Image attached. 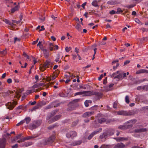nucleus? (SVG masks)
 Wrapping results in <instances>:
<instances>
[{"instance_id": "1", "label": "nucleus", "mask_w": 148, "mask_h": 148, "mask_svg": "<svg viewBox=\"0 0 148 148\" xmlns=\"http://www.w3.org/2000/svg\"><path fill=\"white\" fill-rule=\"evenodd\" d=\"M136 113V111L134 110L129 111L121 110L117 112V114L118 115H122L126 116H133Z\"/></svg>"}, {"instance_id": "2", "label": "nucleus", "mask_w": 148, "mask_h": 148, "mask_svg": "<svg viewBox=\"0 0 148 148\" xmlns=\"http://www.w3.org/2000/svg\"><path fill=\"white\" fill-rule=\"evenodd\" d=\"M80 100V99H76L70 102L68 105L69 107L67 108V111H70L74 110L77 106V103Z\"/></svg>"}, {"instance_id": "3", "label": "nucleus", "mask_w": 148, "mask_h": 148, "mask_svg": "<svg viewBox=\"0 0 148 148\" xmlns=\"http://www.w3.org/2000/svg\"><path fill=\"white\" fill-rule=\"evenodd\" d=\"M41 123V122L39 121H34L33 123H31L29 126V129L30 130H33L39 126Z\"/></svg>"}, {"instance_id": "4", "label": "nucleus", "mask_w": 148, "mask_h": 148, "mask_svg": "<svg viewBox=\"0 0 148 148\" xmlns=\"http://www.w3.org/2000/svg\"><path fill=\"white\" fill-rule=\"evenodd\" d=\"M56 138L55 135L53 134L49 138L45 140V142L46 145L50 144L53 143Z\"/></svg>"}, {"instance_id": "5", "label": "nucleus", "mask_w": 148, "mask_h": 148, "mask_svg": "<svg viewBox=\"0 0 148 148\" xmlns=\"http://www.w3.org/2000/svg\"><path fill=\"white\" fill-rule=\"evenodd\" d=\"M17 102L16 101H14L12 103L11 102L8 103L7 106L8 108L10 110H12L15 106L17 104Z\"/></svg>"}, {"instance_id": "6", "label": "nucleus", "mask_w": 148, "mask_h": 148, "mask_svg": "<svg viewBox=\"0 0 148 148\" xmlns=\"http://www.w3.org/2000/svg\"><path fill=\"white\" fill-rule=\"evenodd\" d=\"M6 139L3 137L0 138V148H5V146Z\"/></svg>"}, {"instance_id": "7", "label": "nucleus", "mask_w": 148, "mask_h": 148, "mask_svg": "<svg viewBox=\"0 0 148 148\" xmlns=\"http://www.w3.org/2000/svg\"><path fill=\"white\" fill-rule=\"evenodd\" d=\"M93 95H95L96 100L99 99L101 98L103 96V94L101 92H98L93 91Z\"/></svg>"}, {"instance_id": "8", "label": "nucleus", "mask_w": 148, "mask_h": 148, "mask_svg": "<svg viewBox=\"0 0 148 148\" xmlns=\"http://www.w3.org/2000/svg\"><path fill=\"white\" fill-rule=\"evenodd\" d=\"M101 115L100 114H99L97 116V117H98V121L100 123H102L105 122L106 121V119L103 118L101 116Z\"/></svg>"}, {"instance_id": "9", "label": "nucleus", "mask_w": 148, "mask_h": 148, "mask_svg": "<svg viewBox=\"0 0 148 148\" xmlns=\"http://www.w3.org/2000/svg\"><path fill=\"white\" fill-rule=\"evenodd\" d=\"M102 129L101 128H100L99 130H96L93 132H92L91 134L88 137V140H90L91 138L93 137V136L95 134H97V133H99L100 132H101Z\"/></svg>"}, {"instance_id": "10", "label": "nucleus", "mask_w": 148, "mask_h": 148, "mask_svg": "<svg viewBox=\"0 0 148 148\" xmlns=\"http://www.w3.org/2000/svg\"><path fill=\"white\" fill-rule=\"evenodd\" d=\"M77 135V133L75 131H73L67 133L66 134V136L67 138H69L72 137L76 136Z\"/></svg>"}, {"instance_id": "11", "label": "nucleus", "mask_w": 148, "mask_h": 148, "mask_svg": "<svg viewBox=\"0 0 148 148\" xmlns=\"http://www.w3.org/2000/svg\"><path fill=\"white\" fill-rule=\"evenodd\" d=\"M133 127L132 124L127 125H120L119 126L118 128L121 130H125L129 128Z\"/></svg>"}, {"instance_id": "12", "label": "nucleus", "mask_w": 148, "mask_h": 148, "mask_svg": "<svg viewBox=\"0 0 148 148\" xmlns=\"http://www.w3.org/2000/svg\"><path fill=\"white\" fill-rule=\"evenodd\" d=\"M125 145L122 143H120L117 144L113 148H124Z\"/></svg>"}, {"instance_id": "13", "label": "nucleus", "mask_w": 148, "mask_h": 148, "mask_svg": "<svg viewBox=\"0 0 148 148\" xmlns=\"http://www.w3.org/2000/svg\"><path fill=\"white\" fill-rule=\"evenodd\" d=\"M114 139L116 141L121 142L123 140H128L127 138H124L121 137H118L116 138H114Z\"/></svg>"}, {"instance_id": "14", "label": "nucleus", "mask_w": 148, "mask_h": 148, "mask_svg": "<svg viewBox=\"0 0 148 148\" xmlns=\"http://www.w3.org/2000/svg\"><path fill=\"white\" fill-rule=\"evenodd\" d=\"M94 113L93 111L87 112L84 113L82 115L84 118H86L90 116Z\"/></svg>"}, {"instance_id": "15", "label": "nucleus", "mask_w": 148, "mask_h": 148, "mask_svg": "<svg viewBox=\"0 0 148 148\" xmlns=\"http://www.w3.org/2000/svg\"><path fill=\"white\" fill-rule=\"evenodd\" d=\"M23 91V89H19L18 92H16L15 93L16 95L14 96V97L19 99L21 96V95H19V94L21 93Z\"/></svg>"}, {"instance_id": "16", "label": "nucleus", "mask_w": 148, "mask_h": 148, "mask_svg": "<svg viewBox=\"0 0 148 148\" xmlns=\"http://www.w3.org/2000/svg\"><path fill=\"white\" fill-rule=\"evenodd\" d=\"M51 64V62L50 60H47L45 61L43 65L44 67L47 68L49 67Z\"/></svg>"}, {"instance_id": "17", "label": "nucleus", "mask_w": 148, "mask_h": 148, "mask_svg": "<svg viewBox=\"0 0 148 148\" xmlns=\"http://www.w3.org/2000/svg\"><path fill=\"white\" fill-rule=\"evenodd\" d=\"M107 3L108 4L110 5H115L119 4L120 3V2L116 0H111L108 1Z\"/></svg>"}, {"instance_id": "18", "label": "nucleus", "mask_w": 148, "mask_h": 148, "mask_svg": "<svg viewBox=\"0 0 148 148\" xmlns=\"http://www.w3.org/2000/svg\"><path fill=\"white\" fill-rule=\"evenodd\" d=\"M141 73H148V70L145 69H140L138 70L136 72L137 74H138Z\"/></svg>"}, {"instance_id": "19", "label": "nucleus", "mask_w": 148, "mask_h": 148, "mask_svg": "<svg viewBox=\"0 0 148 148\" xmlns=\"http://www.w3.org/2000/svg\"><path fill=\"white\" fill-rule=\"evenodd\" d=\"M114 79L117 78L119 79H123V72L120 71V72L118 75H116L114 78Z\"/></svg>"}, {"instance_id": "20", "label": "nucleus", "mask_w": 148, "mask_h": 148, "mask_svg": "<svg viewBox=\"0 0 148 148\" xmlns=\"http://www.w3.org/2000/svg\"><path fill=\"white\" fill-rule=\"evenodd\" d=\"M93 91H84V96H88L91 95H93Z\"/></svg>"}, {"instance_id": "21", "label": "nucleus", "mask_w": 148, "mask_h": 148, "mask_svg": "<svg viewBox=\"0 0 148 148\" xmlns=\"http://www.w3.org/2000/svg\"><path fill=\"white\" fill-rule=\"evenodd\" d=\"M13 93L12 91H10L8 90L7 92H4L2 93V96L4 97L8 96L10 94H11Z\"/></svg>"}, {"instance_id": "22", "label": "nucleus", "mask_w": 148, "mask_h": 148, "mask_svg": "<svg viewBox=\"0 0 148 148\" xmlns=\"http://www.w3.org/2000/svg\"><path fill=\"white\" fill-rule=\"evenodd\" d=\"M147 131L146 128H141L140 129H135L134 132L135 133H140L146 132Z\"/></svg>"}, {"instance_id": "23", "label": "nucleus", "mask_w": 148, "mask_h": 148, "mask_svg": "<svg viewBox=\"0 0 148 148\" xmlns=\"http://www.w3.org/2000/svg\"><path fill=\"white\" fill-rule=\"evenodd\" d=\"M44 84L43 83H39L35 84L32 87L33 88H37L38 87L42 86H43Z\"/></svg>"}, {"instance_id": "24", "label": "nucleus", "mask_w": 148, "mask_h": 148, "mask_svg": "<svg viewBox=\"0 0 148 148\" xmlns=\"http://www.w3.org/2000/svg\"><path fill=\"white\" fill-rule=\"evenodd\" d=\"M137 122V120L136 119H134L132 120H130L126 122V123L128 124L130 123L131 124H132L133 125V124H135L136 122Z\"/></svg>"}, {"instance_id": "25", "label": "nucleus", "mask_w": 148, "mask_h": 148, "mask_svg": "<svg viewBox=\"0 0 148 148\" xmlns=\"http://www.w3.org/2000/svg\"><path fill=\"white\" fill-rule=\"evenodd\" d=\"M3 21H4L5 23L7 24H8L11 26L12 27H13L14 25V24H13V23H11L8 20L5 19L3 20Z\"/></svg>"}, {"instance_id": "26", "label": "nucleus", "mask_w": 148, "mask_h": 148, "mask_svg": "<svg viewBox=\"0 0 148 148\" xmlns=\"http://www.w3.org/2000/svg\"><path fill=\"white\" fill-rule=\"evenodd\" d=\"M19 8L18 5L15 6L14 8L11 9V13L12 14L14 13L15 11H18Z\"/></svg>"}, {"instance_id": "27", "label": "nucleus", "mask_w": 148, "mask_h": 148, "mask_svg": "<svg viewBox=\"0 0 148 148\" xmlns=\"http://www.w3.org/2000/svg\"><path fill=\"white\" fill-rule=\"evenodd\" d=\"M42 51L46 58H47L49 56V52L46 49H42Z\"/></svg>"}, {"instance_id": "28", "label": "nucleus", "mask_w": 148, "mask_h": 148, "mask_svg": "<svg viewBox=\"0 0 148 148\" xmlns=\"http://www.w3.org/2000/svg\"><path fill=\"white\" fill-rule=\"evenodd\" d=\"M42 105V103H41L40 102V103H38L36 106L33 108V109L32 110V111L36 109H38L40 107H41Z\"/></svg>"}, {"instance_id": "29", "label": "nucleus", "mask_w": 148, "mask_h": 148, "mask_svg": "<svg viewBox=\"0 0 148 148\" xmlns=\"http://www.w3.org/2000/svg\"><path fill=\"white\" fill-rule=\"evenodd\" d=\"M96 47H97V45H93L92 46V47H95V48L93 49V50L94 51V53L93 56V57L92 59V60H93L95 58V54L97 52V49L96 48Z\"/></svg>"}, {"instance_id": "30", "label": "nucleus", "mask_w": 148, "mask_h": 148, "mask_svg": "<svg viewBox=\"0 0 148 148\" xmlns=\"http://www.w3.org/2000/svg\"><path fill=\"white\" fill-rule=\"evenodd\" d=\"M61 116V115H56L52 119L53 121H55L58 120Z\"/></svg>"}, {"instance_id": "31", "label": "nucleus", "mask_w": 148, "mask_h": 148, "mask_svg": "<svg viewBox=\"0 0 148 148\" xmlns=\"http://www.w3.org/2000/svg\"><path fill=\"white\" fill-rule=\"evenodd\" d=\"M82 142V140H78L75 141L73 143V145H79Z\"/></svg>"}, {"instance_id": "32", "label": "nucleus", "mask_w": 148, "mask_h": 148, "mask_svg": "<svg viewBox=\"0 0 148 148\" xmlns=\"http://www.w3.org/2000/svg\"><path fill=\"white\" fill-rule=\"evenodd\" d=\"M57 125L55 124L52 125H50L49 126V127H48L47 128L49 130H51L53 129L54 127H57Z\"/></svg>"}, {"instance_id": "33", "label": "nucleus", "mask_w": 148, "mask_h": 148, "mask_svg": "<svg viewBox=\"0 0 148 148\" xmlns=\"http://www.w3.org/2000/svg\"><path fill=\"white\" fill-rule=\"evenodd\" d=\"M25 122L27 124H28L31 121V119L29 117L26 118L24 119Z\"/></svg>"}, {"instance_id": "34", "label": "nucleus", "mask_w": 148, "mask_h": 148, "mask_svg": "<svg viewBox=\"0 0 148 148\" xmlns=\"http://www.w3.org/2000/svg\"><path fill=\"white\" fill-rule=\"evenodd\" d=\"M53 45L52 43H50L49 45V47L48 48L49 49V50L52 51H53Z\"/></svg>"}, {"instance_id": "35", "label": "nucleus", "mask_w": 148, "mask_h": 148, "mask_svg": "<svg viewBox=\"0 0 148 148\" xmlns=\"http://www.w3.org/2000/svg\"><path fill=\"white\" fill-rule=\"evenodd\" d=\"M92 5L95 7H97L99 6L97 3V1L96 0L93 1L92 3Z\"/></svg>"}, {"instance_id": "36", "label": "nucleus", "mask_w": 148, "mask_h": 148, "mask_svg": "<svg viewBox=\"0 0 148 148\" xmlns=\"http://www.w3.org/2000/svg\"><path fill=\"white\" fill-rule=\"evenodd\" d=\"M120 72V71H117L115 73H113L112 75H110V76L111 77H114V76L116 75L117 74H118Z\"/></svg>"}, {"instance_id": "37", "label": "nucleus", "mask_w": 148, "mask_h": 148, "mask_svg": "<svg viewBox=\"0 0 148 148\" xmlns=\"http://www.w3.org/2000/svg\"><path fill=\"white\" fill-rule=\"evenodd\" d=\"M107 134L106 133H103L102 135L100 136V137L102 139L103 138L107 137Z\"/></svg>"}, {"instance_id": "38", "label": "nucleus", "mask_w": 148, "mask_h": 148, "mask_svg": "<svg viewBox=\"0 0 148 148\" xmlns=\"http://www.w3.org/2000/svg\"><path fill=\"white\" fill-rule=\"evenodd\" d=\"M98 108V106L97 105H95L91 107L90 110H96Z\"/></svg>"}, {"instance_id": "39", "label": "nucleus", "mask_w": 148, "mask_h": 148, "mask_svg": "<svg viewBox=\"0 0 148 148\" xmlns=\"http://www.w3.org/2000/svg\"><path fill=\"white\" fill-rule=\"evenodd\" d=\"M123 12V11L120 8H118L117 9V11L116 12V14H119Z\"/></svg>"}, {"instance_id": "40", "label": "nucleus", "mask_w": 148, "mask_h": 148, "mask_svg": "<svg viewBox=\"0 0 148 148\" xmlns=\"http://www.w3.org/2000/svg\"><path fill=\"white\" fill-rule=\"evenodd\" d=\"M75 27L79 31L81 30V26L78 23L77 24Z\"/></svg>"}, {"instance_id": "41", "label": "nucleus", "mask_w": 148, "mask_h": 148, "mask_svg": "<svg viewBox=\"0 0 148 148\" xmlns=\"http://www.w3.org/2000/svg\"><path fill=\"white\" fill-rule=\"evenodd\" d=\"M110 145H102L100 148H109Z\"/></svg>"}, {"instance_id": "42", "label": "nucleus", "mask_w": 148, "mask_h": 148, "mask_svg": "<svg viewBox=\"0 0 148 148\" xmlns=\"http://www.w3.org/2000/svg\"><path fill=\"white\" fill-rule=\"evenodd\" d=\"M31 139L30 137H29L28 138H24L21 139V141L22 142H24L25 140H29Z\"/></svg>"}, {"instance_id": "43", "label": "nucleus", "mask_w": 148, "mask_h": 148, "mask_svg": "<svg viewBox=\"0 0 148 148\" xmlns=\"http://www.w3.org/2000/svg\"><path fill=\"white\" fill-rule=\"evenodd\" d=\"M125 101L128 104L129 103L130 101L129 99V97L128 95H127L125 97Z\"/></svg>"}, {"instance_id": "44", "label": "nucleus", "mask_w": 148, "mask_h": 148, "mask_svg": "<svg viewBox=\"0 0 148 148\" xmlns=\"http://www.w3.org/2000/svg\"><path fill=\"white\" fill-rule=\"evenodd\" d=\"M84 92H84V91L78 92L75 93V94L74 96H75L77 95L84 94Z\"/></svg>"}, {"instance_id": "45", "label": "nucleus", "mask_w": 148, "mask_h": 148, "mask_svg": "<svg viewBox=\"0 0 148 148\" xmlns=\"http://www.w3.org/2000/svg\"><path fill=\"white\" fill-rule=\"evenodd\" d=\"M0 53L2 54L5 55L7 53V49L5 48L4 50L2 51H0Z\"/></svg>"}, {"instance_id": "46", "label": "nucleus", "mask_w": 148, "mask_h": 148, "mask_svg": "<svg viewBox=\"0 0 148 148\" xmlns=\"http://www.w3.org/2000/svg\"><path fill=\"white\" fill-rule=\"evenodd\" d=\"M143 90L145 91L148 90V84L143 86Z\"/></svg>"}, {"instance_id": "47", "label": "nucleus", "mask_w": 148, "mask_h": 148, "mask_svg": "<svg viewBox=\"0 0 148 148\" xmlns=\"http://www.w3.org/2000/svg\"><path fill=\"white\" fill-rule=\"evenodd\" d=\"M148 40V39L147 37H143L140 39V41L141 42H143L144 41L147 40Z\"/></svg>"}, {"instance_id": "48", "label": "nucleus", "mask_w": 148, "mask_h": 148, "mask_svg": "<svg viewBox=\"0 0 148 148\" xmlns=\"http://www.w3.org/2000/svg\"><path fill=\"white\" fill-rule=\"evenodd\" d=\"M22 134H20L18 135L17 136H16L15 138V139L16 140H17L18 139H19L21 137Z\"/></svg>"}, {"instance_id": "49", "label": "nucleus", "mask_w": 148, "mask_h": 148, "mask_svg": "<svg viewBox=\"0 0 148 148\" xmlns=\"http://www.w3.org/2000/svg\"><path fill=\"white\" fill-rule=\"evenodd\" d=\"M57 112L58 110H55L52 112L51 114V117H52V116L55 115L56 114V113Z\"/></svg>"}, {"instance_id": "50", "label": "nucleus", "mask_w": 148, "mask_h": 148, "mask_svg": "<svg viewBox=\"0 0 148 148\" xmlns=\"http://www.w3.org/2000/svg\"><path fill=\"white\" fill-rule=\"evenodd\" d=\"M71 47H66L65 49L66 51L67 52H69L70 50H71Z\"/></svg>"}, {"instance_id": "51", "label": "nucleus", "mask_w": 148, "mask_h": 148, "mask_svg": "<svg viewBox=\"0 0 148 148\" xmlns=\"http://www.w3.org/2000/svg\"><path fill=\"white\" fill-rule=\"evenodd\" d=\"M78 120H77L75 121H74L72 123V125L73 126H75L78 123Z\"/></svg>"}, {"instance_id": "52", "label": "nucleus", "mask_w": 148, "mask_h": 148, "mask_svg": "<svg viewBox=\"0 0 148 148\" xmlns=\"http://www.w3.org/2000/svg\"><path fill=\"white\" fill-rule=\"evenodd\" d=\"M21 40V39L18 38L17 37H15L14 38V43H15L16 41H20Z\"/></svg>"}, {"instance_id": "53", "label": "nucleus", "mask_w": 148, "mask_h": 148, "mask_svg": "<svg viewBox=\"0 0 148 148\" xmlns=\"http://www.w3.org/2000/svg\"><path fill=\"white\" fill-rule=\"evenodd\" d=\"M53 107V106L52 105H49L47 106L45 108L46 109H48L51 108Z\"/></svg>"}, {"instance_id": "54", "label": "nucleus", "mask_w": 148, "mask_h": 148, "mask_svg": "<svg viewBox=\"0 0 148 148\" xmlns=\"http://www.w3.org/2000/svg\"><path fill=\"white\" fill-rule=\"evenodd\" d=\"M39 19L41 21V22H43L45 21V17H39Z\"/></svg>"}, {"instance_id": "55", "label": "nucleus", "mask_w": 148, "mask_h": 148, "mask_svg": "<svg viewBox=\"0 0 148 148\" xmlns=\"http://www.w3.org/2000/svg\"><path fill=\"white\" fill-rule=\"evenodd\" d=\"M12 23H13V24L14 23H15L16 24H19L20 23V21H16L14 20H12Z\"/></svg>"}, {"instance_id": "56", "label": "nucleus", "mask_w": 148, "mask_h": 148, "mask_svg": "<svg viewBox=\"0 0 148 148\" xmlns=\"http://www.w3.org/2000/svg\"><path fill=\"white\" fill-rule=\"evenodd\" d=\"M46 68L45 67H44V66L42 65V67H40V70L42 71H44L46 69Z\"/></svg>"}, {"instance_id": "57", "label": "nucleus", "mask_w": 148, "mask_h": 148, "mask_svg": "<svg viewBox=\"0 0 148 148\" xmlns=\"http://www.w3.org/2000/svg\"><path fill=\"white\" fill-rule=\"evenodd\" d=\"M140 83V80H136L133 83L134 84H139Z\"/></svg>"}, {"instance_id": "58", "label": "nucleus", "mask_w": 148, "mask_h": 148, "mask_svg": "<svg viewBox=\"0 0 148 148\" xmlns=\"http://www.w3.org/2000/svg\"><path fill=\"white\" fill-rule=\"evenodd\" d=\"M109 13L111 14L112 15L116 13V12L114 10H111V11H110L109 12Z\"/></svg>"}, {"instance_id": "59", "label": "nucleus", "mask_w": 148, "mask_h": 148, "mask_svg": "<svg viewBox=\"0 0 148 148\" xmlns=\"http://www.w3.org/2000/svg\"><path fill=\"white\" fill-rule=\"evenodd\" d=\"M23 55L24 56L27 57V58L28 59H29V56L25 52H23Z\"/></svg>"}, {"instance_id": "60", "label": "nucleus", "mask_w": 148, "mask_h": 148, "mask_svg": "<svg viewBox=\"0 0 148 148\" xmlns=\"http://www.w3.org/2000/svg\"><path fill=\"white\" fill-rule=\"evenodd\" d=\"M88 103H89L88 102V100H86L85 101L84 104H85V106L86 107H87L89 106Z\"/></svg>"}, {"instance_id": "61", "label": "nucleus", "mask_w": 148, "mask_h": 148, "mask_svg": "<svg viewBox=\"0 0 148 148\" xmlns=\"http://www.w3.org/2000/svg\"><path fill=\"white\" fill-rule=\"evenodd\" d=\"M130 62V60H126V61L124 63V66H125L126 65V64H129Z\"/></svg>"}, {"instance_id": "62", "label": "nucleus", "mask_w": 148, "mask_h": 148, "mask_svg": "<svg viewBox=\"0 0 148 148\" xmlns=\"http://www.w3.org/2000/svg\"><path fill=\"white\" fill-rule=\"evenodd\" d=\"M143 32H147L148 31V29L145 28H142L141 29Z\"/></svg>"}, {"instance_id": "63", "label": "nucleus", "mask_w": 148, "mask_h": 148, "mask_svg": "<svg viewBox=\"0 0 148 148\" xmlns=\"http://www.w3.org/2000/svg\"><path fill=\"white\" fill-rule=\"evenodd\" d=\"M11 147L12 148H17L18 147V145L15 144L14 145L12 146Z\"/></svg>"}, {"instance_id": "64", "label": "nucleus", "mask_w": 148, "mask_h": 148, "mask_svg": "<svg viewBox=\"0 0 148 148\" xmlns=\"http://www.w3.org/2000/svg\"><path fill=\"white\" fill-rule=\"evenodd\" d=\"M145 147L143 146V147H140L138 146H134L132 148H145Z\"/></svg>"}]
</instances>
